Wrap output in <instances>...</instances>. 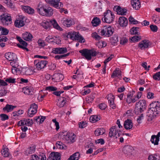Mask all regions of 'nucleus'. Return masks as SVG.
Masks as SVG:
<instances>
[{"mask_svg":"<svg viewBox=\"0 0 160 160\" xmlns=\"http://www.w3.org/2000/svg\"><path fill=\"white\" fill-rule=\"evenodd\" d=\"M38 12L41 15L50 17L53 14V9L50 7H47L43 5L39 4L37 8Z\"/></svg>","mask_w":160,"mask_h":160,"instance_id":"nucleus-1","label":"nucleus"},{"mask_svg":"<svg viewBox=\"0 0 160 160\" xmlns=\"http://www.w3.org/2000/svg\"><path fill=\"white\" fill-rule=\"evenodd\" d=\"M79 52L81 53L82 56L84 57L88 60H91L92 57H95L98 53V52L96 51L93 48L90 50L83 49L80 50Z\"/></svg>","mask_w":160,"mask_h":160,"instance_id":"nucleus-2","label":"nucleus"},{"mask_svg":"<svg viewBox=\"0 0 160 160\" xmlns=\"http://www.w3.org/2000/svg\"><path fill=\"white\" fill-rule=\"evenodd\" d=\"M103 28H104L102 29L100 32L101 35L109 37L112 34L114 31L113 28L110 25L105 26Z\"/></svg>","mask_w":160,"mask_h":160,"instance_id":"nucleus-3","label":"nucleus"},{"mask_svg":"<svg viewBox=\"0 0 160 160\" xmlns=\"http://www.w3.org/2000/svg\"><path fill=\"white\" fill-rule=\"evenodd\" d=\"M104 18L102 19V22L108 23L112 22L114 18V15L113 14L111 11L109 10L104 13Z\"/></svg>","mask_w":160,"mask_h":160,"instance_id":"nucleus-4","label":"nucleus"},{"mask_svg":"<svg viewBox=\"0 0 160 160\" xmlns=\"http://www.w3.org/2000/svg\"><path fill=\"white\" fill-rule=\"evenodd\" d=\"M0 19L3 25H8L12 22L11 17L5 14L1 15Z\"/></svg>","mask_w":160,"mask_h":160,"instance_id":"nucleus-5","label":"nucleus"},{"mask_svg":"<svg viewBox=\"0 0 160 160\" xmlns=\"http://www.w3.org/2000/svg\"><path fill=\"white\" fill-rule=\"evenodd\" d=\"M38 106L35 103L31 105L28 110V114L29 117H32L37 112Z\"/></svg>","mask_w":160,"mask_h":160,"instance_id":"nucleus-6","label":"nucleus"},{"mask_svg":"<svg viewBox=\"0 0 160 160\" xmlns=\"http://www.w3.org/2000/svg\"><path fill=\"white\" fill-rule=\"evenodd\" d=\"M61 154L58 152H53L49 155L47 160H60Z\"/></svg>","mask_w":160,"mask_h":160,"instance_id":"nucleus-7","label":"nucleus"},{"mask_svg":"<svg viewBox=\"0 0 160 160\" xmlns=\"http://www.w3.org/2000/svg\"><path fill=\"white\" fill-rule=\"evenodd\" d=\"M151 45V43L149 40L144 39L140 42L138 45L141 49L143 50L148 48Z\"/></svg>","mask_w":160,"mask_h":160,"instance_id":"nucleus-8","label":"nucleus"},{"mask_svg":"<svg viewBox=\"0 0 160 160\" xmlns=\"http://www.w3.org/2000/svg\"><path fill=\"white\" fill-rule=\"evenodd\" d=\"M5 56V58L9 61H16L17 59L16 55L11 52L6 53Z\"/></svg>","mask_w":160,"mask_h":160,"instance_id":"nucleus-9","label":"nucleus"},{"mask_svg":"<svg viewBox=\"0 0 160 160\" xmlns=\"http://www.w3.org/2000/svg\"><path fill=\"white\" fill-rule=\"evenodd\" d=\"M67 52L66 48H53L52 52L55 54H64Z\"/></svg>","mask_w":160,"mask_h":160,"instance_id":"nucleus-10","label":"nucleus"},{"mask_svg":"<svg viewBox=\"0 0 160 160\" xmlns=\"http://www.w3.org/2000/svg\"><path fill=\"white\" fill-rule=\"evenodd\" d=\"M115 8L116 9V11L117 12L118 14L121 15H126L127 10L125 8H122L119 6H115L114 8V10Z\"/></svg>","mask_w":160,"mask_h":160,"instance_id":"nucleus-11","label":"nucleus"},{"mask_svg":"<svg viewBox=\"0 0 160 160\" xmlns=\"http://www.w3.org/2000/svg\"><path fill=\"white\" fill-rule=\"evenodd\" d=\"M32 159L31 160H46V157L45 155L42 153L38 156L36 155H32Z\"/></svg>","mask_w":160,"mask_h":160,"instance_id":"nucleus-12","label":"nucleus"},{"mask_svg":"<svg viewBox=\"0 0 160 160\" xmlns=\"http://www.w3.org/2000/svg\"><path fill=\"white\" fill-rule=\"evenodd\" d=\"M108 101V103L110 107L113 109L116 108V105L114 103V97L113 95L110 94L107 98Z\"/></svg>","mask_w":160,"mask_h":160,"instance_id":"nucleus-13","label":"nucleus"},{"mask_svg":"<svg viewBox=\"0 0 160 160\" xmlns=\"http://www.w3.org/2000/svg\"><path fill=\"white\" fill-rule=\"evenodd\" d=\"M131 3L133 8L136 10H138L140 8V2L139 0H131Z\"/></svg>","mask_w":160,"mask_h":160,"instance_id":"nucleus-14","label":"nucleus"},{"mask_svg":"<svg viewBox=\"0 0 160 160\" xmlns=\"http://www.w3.org/2000/svg\"><path fill=\"white\" fill-rule=\"evenodd\" d=\"M48 63L47 61H41L36 64V68L38 70H41L44 68Z\"/></svg>","mask_w":160,"mask_h":160,"instance_id":"nucleus-15","label":"nucleus"},{"mask_svg":"<svg viewBox=\"0 0 160 160\" xmlns=\"http://www.w3.org/2000/svg\"><path fill=\"white\" fill-rule=\"evenodd\" d=\"M118 22L121 26L126 27L128 24V21L127 18L124 17H121L119 18Z\"/></svg>","mask_w":160,"mask_h":160,"instance_id":"nucleus-16","label":"nucleus"},{"mask_svg":"<svg viewBox=\"0 0 160 160\" xmlns=\"http://www.w3.org/2000/svg\"><path fill=\"white\" fill-rule=\"evenodd\" d=\"M21 17H20V19L16 20L15 21L14 25L16 27L20 28L24 26L25 24L24 21L22 20L23 17L22 16Z\"/></svg>","mask_w":160,"mask_h":160,"instance_id":"nucleus-17","label":"nucleus"},{"mask_svg":"<svg viewBox=\"0 0 160 160\" xmlns=\"http://www.w3.org/2000/svg\"><path fill=\"white\" fill-rule=\"evenodd\" d=\"M124 128L127 130L131 129L133 126L132 120L130 119H127L124 122Z\"/></svg>","mask_w":160,"mask_h":160,"instance_id":"nucleus-18","label":"nucleus"},{"mask_svg":"<svg viewBox=\"0 0 160 160\" xmlns=\"http://www.w3.org/2000/svg\"><path fill=\"white\" fill-rule=\"evenodd\" d=\"M60 0H52V5L53 7H54L58 9H60L63 6V4L60 2Z\"/></svg>","mask_w":160,"mask_h":160,"instance_id":"nucleus-19","label":"nucleus"},{"mask_svg":"<svg viewBox=\"0 0 160 160\" xmlns=\"http://www.w3.org/2000/svg\"><path fill=\"white\" fill-rule=\"evenodd\" d=\"M33 38L32 36L29 32H26L22 34V38L25 40L26 41H29L32 40Z\"/></svg>","mask_w":160,"mask_h":160,"instance_id":"nucleus-20","label":"nucleus"},{"mask_svg":"<svg viewBox=\"0 0 160 160\" xmlns=\"http://www.w3.org/2000/svg\"><path fill=\"white\" fill-rule=\"evenodd\" d=\"M133 150V148L129 145L126 146L123 148V152L126 154H128L132 152Z\"/></svg>","mask_w":160,"mask_h":160,"instance_id":"nucleus-21","label":"nucleus"},{"mask_svg":"<svg viewBox=\"0 0 160 160\" xmlns=\"http://www.w3.org/2000/svg\"><path fill=\"white\" fill-rule=\"evenodd\" d=\"M74 40H79V42L80 43H84L85 42V40L81 36L78 32H76L75 35L74 36V38H73Z\"/></svg>","mask_w":160,"mask_h":160,"instance_id":"nucleus-22","label":"nucleus"},{"mask_svg":"<svg viewBox=\"0 0 160 160\" xmlns=\"http://www.w3.org/2000/svg\"><path fill=\"white\" fill-rule=\"evenodd\" d=\"M22 10L29 14H32L34 13V10L29 6H24L22 8Z\"/></svg>","mask_w":160,"mask_h":160,"instance_id":"nucleus-23","label":"nucleus"},{"mask_svg":"<svg viewBox=\"0 0 160 160\" xmlns=\"http://www.w3.org/2000/svg\"><path fill=\"white\" fill-rule=\"evenodd\" d=\"M2 154L5 157H7L9 156V153L8 149L7 146L3 145V149L1 151Z\"/></svg>","mask_w":160,"mask_h":160,"instance_id":"nucleus-24","label":"nucleus"},{"mask_svg":"<svg viewBox=\"0 0 160 160\" xmlns=\"http://www.w3.org/2000/svg\"><path fill=\"white\" fill-rule=\"evenodd\" d=\"M46 118V117L43 116H39L34 118V121H36L37 123L40 124L42 123Z\"/></svg>","mask_w":160,"mask_h":160,"instance_id":"nucleus-25","label":"nucleus"},{"mask_svg":"<svg viewBox=\"0 0 160 160\" xmlns=\"http://www.w3.org/2000/svg\"><path fill=\"white\" fill-rule=\"evenodd\" d=\"M16 107V106L7 104L3 108V110L4 111H7V112H9L13 110Z\"/></svg>","mask_w":160,"mask_h":160,"instance_id":"nucleus-26","label":"nucleus"},{"mask_svg":"<svg viewBox=\"0 0 160 160\" xmlns=\"http://www.w3.org/2000/svg\"><path fill=\"white\" fill-rule=\"evenodd\" d=\"M54 78H52V80L55 79L57 82L60 81L63 79L62 74L59 73H57L53 75Z\"/></svg>","mask_w":160,"mask_h":160,"instance_id":"nucleus-27","label":"nucleus"},{"mask_svg":"<svg viewBox=\"0 0 160 160\" xmlns=\"http://www.w3.org/2000/svg\"><path fill=\"white\" fill-rule=\"evenodd\" d=\"M35 147L34 146L30 148L27 149L26 151H24V153L26 155H28L29 154H31L34 153L35 151Z\"/></svg>","mask_w":160,"mask_h":160,"instance_id":"nucleus-28","label":"nucleus"},{"mask_svg":"<svg viewBox=\"0 0 160 160\" xmlns=\"http://www.w3.org/2000/svg\"><path fill=\"white\" fill-rule=\"evenodd\" d=\"M146 109L140 106H137L136 104L134 108V113L136 114H138L139 113L142 112Z\"/></svg>","mask_w":160,"mask_h":160,"instance_id":"nucleus-29","label":"nucleus"},{"mask_svg":"<svg viewBox=\"0 0 160 160\" xmlns=\"http://www.w3.org/2000/svg\"><path fill=\"white\" fill-rule=\"evenodd\" d=\"M100 22V19L97 17H94L91 22L92 25L94 27L97 26Z\"/></svg>","mask_w":160,"mask_h":160,"instance_id":"nucleus-30","label":"nucleus"},{"mask_svg":"<svg viewBox=\"0 0 160 160\" xmlns=\"http://www.w3.org/2000/svg\"><path fill=\"white\" fill-rule=\"evenodd\" d=\"M58 100L61 101L60 102L58 103L57 104V105H58L60 108L63 107L65 104L66 102V99L63 97H61Z\"/></svg>","mask_w":160,"mask_h":160,"instance_id":"nucleus-31","label":"nucleus"},{"mask_svg":"<svg viewBox=\"0 0 160 160\" xmlns=\"http://www.w3.org/2000/svg\"><path fill=\"white\" fill-rule=\"evenodd\" d=\"M159 139L158 137H157V136L155 135H153L152 136L150 141L155 145H157L158 143Z\"/></svg>","mask_w":160,"mask_h":160,"instance_id":"nucleus-32","label":"nucleus"},{"mask_svg":"<svg viewBox=\"0 0 160 160\" xmlns=\"http://www.w3.org/2000/svg\"><path fill=\"white\" fill-rule=\"evenodd\" d=\"M105 132V130L103 128H97L95 131L94 134L96 136H98L104 134Z\"/></svg>","mask_w":160,"mask_h":160,"instance_id":"nucleus-33","label":"nucleus"},{"mask_svg":"<svg viewBox=\"0 0 160 160\" xmlns=\"http://www.w3.org/2000/svg\"><path fill=\"white\" fill-rule=\"evenodd\" d=\"M100 117L96 115L92 116L90 117L89 120L90 122L92 123L95 122L100 119Z\"/></svg>","mask_w":160,"mask_h":160,"instance_id":"nucleus-34","label":"nucleus"},{"mask_svg":"<svg viewBox=\"0 0 160 160\" xmlns=\"http://www.w3.org/2000/svg\"><path fill=\"white\" fill-rule=\"evenodd\" d=\"M137 106H140L146 109V102L145 100L143 99L139 100L136 103Z\"/></svg>","mask_w":160,"mask_h":160,"instance_id":"nucleus-35","label":"nucleus"},{"mask_svg":"<svg viewBox=\"0 0 160 160\" xmlns=\"http://www.w3.org/2000/svg\"><path fill=\"white\" fill-rule=\"evenodd\" d=\"M110 42L112 45L116 44L118 42V37L117 35L114 34L110 39Z\"/></svg>","mask_w":160,"mask_h":160,"instance_id":"nucleus-36","label":"nucleus"},{"mask_svg":"<svg viewBox=\"0 0 160 160\" xmlns=\"http://www.w3.org/2000/svg\"><path fill=\"white\" fill-rule=\"evenodd\" d=\"M50 23L51 24V25H52L53 27L57 29L60 31H62V29L59 26L55 20H54Z\"/></svg>","mask_w":160,"mask_h":160,"instance_id":"nucleus-37","label":"nucleus"},{"mask_svg":"<svg viewBox=\"0 0 160 160\" xmlns=\"http://www.w3.org/2000/svg\"><path fill=\"white\" fill-rule=\"evenodd\" d=\"M17 39L19 42L20 44L22 45L23 47H27L28 46V43L25 41L23 40L21 38L18 36L16 37Z\"/></svg>","mask_w":160,"mask_h":160,"instance_id":"nucleus-38","label":"nucleus"},{"mask_svg":"<svg viewBox=\"0 0 160 160\" xmlns=\"http://www.w3.org/2000/svg\"><path fill=\"white\" fill-rule=\"evenodd\" d=\"M120 71H119V68H116L115 70L114 71L111 75V78H113L115 77H118V76H121Z\"/></svg>","mask_w":160,"mask_h":160,"instance_id":"nucleus-39","label":"nucleus"},{"mask_svg":"<svg viewBox=\"0 0 160 160\" xmlns=\"http://www.w3.org/2000/svg\"><path fill=\"white\" fill-rule=\"evenodd\" d=\"M41 26L45 29H48V28H50V27L51 26V24L48 22H46L42 23H41Z\"/></svg>","mask_w":160,"mask_h":160,"instance_id":"nucleus-40","label":"nucleus"},{"mask_svg":"<svg viewBox=\"0 0 160 160\" xmlns=\"http://www.w3.org/2000/svg\"><path fill=\"white\" fill-rule=\"evenodd\" d=\"M141 39V36H135L132 37L131 38H130L129 40H131L133 42H137L139 41Z\"/></svg>","mask_w":160,"mask_h":160,"instance_id":"nucleus-41","label":"nucleus"},{"mask_svg":"<svg viewBox=\"0 0 160 160\" xmlns=\"http://www.w3.org/2000/svg\"><path fill=\"white\" fill-rule=\"evenodd\" d=\"M137 29H139V28L138 27H133L131 29V32L133 35H139L140 33L138 32H137Z\"/></svg>","mask_w":160,"mask_h":160,"instance_id":"nucleus-42","label":"nucleus"},{"mask_svg":"<svg viewBox=\"0 0 160 160\" xmlns=\"http://www.w3.org/2000/svg\"><path fill=\"white\" fill-rule=\"evenodd\" d=\"M129 22L131 24H136L140 22L135 20L132 16H130L128 19Z\"/></svg>","mask_w":160,"mask_h":160,"instance_id":"nucleus-43","label":"nucleus"},{"mask_svg":"<svg viewBox=\"0 0 160 160\" xmlns=\"http://www.w3.org/2000/svg\"><path fill=\"white\" fill-rule=\"evenodd\" d=\"M24 121L25 122V124L28 126H31L33 124V122L32 119H24Z\"/></svg>","mask_w":160,"mask_h":160,"instance_id":"nucleus-44","label":"nucleus"},{"mask_svg":"<svg viewBox=\"0 0 160 160\" xmlns=\"http://www.w3.org/2000/svg\"><path fill=\"white\" fill-rule=\"evenodd\" d=\"M76 32H68V35H67V38H69L72 40H74L73 38H74V36L75 35Z\"/></svg>","mask_w":160,"mask_h":160,"instance_id":"nucleus-45","label":"nucleus"},{"mask_svg":"<svg viewBox=\"0 0 160 160\" xmlns=\"http://www.w3.org/2000/svg\"><path fill=\"white\" fill-rule=\"evenodd\" d=\"M9 32V30L7 28L2 27L1 35H6L8 34Z\"/></svg>","mask_w":160,"mask_h":160,"instance_id":"nucleus-46","label":"nucleus"},{"mask_svg":"<svg viewBox=\"0 0 160 160\" xmlns=\"http://www.w3.org/2000/svg\"><path fill=\"white\" fill-rule=\"evenodd\" d=\"M58 88L53 86H50L46 88L45 90L48 91L49 92L55 91L57 90Z\"/></svg>","mask_w":160,"mask_h":160,"instance_id":"nucleus-47","label":"nucleus"},{"mask_svg":"<svg viewBox=\"0 0 160 160\" xmlns=\"http://www.w3.org/2000/svg\"><path fill=\"white\" fill-rule=\"evenodd\" d=\"M157 104L156 103V102H152L149 105V110H151L152 112H153V108H155L157 106Z\"/></svg>","mask_w":160,"mask_h":160,"instance_id":"nucleus-48","label":"nucleus"},{"mask_svg":"<svg viewBox=\"0 0 160 160\" xmlns=\"http://www.w3.org/2000/svg\"><path fill=\"white\" fill-rule=\"evenodd\" d=\"M5 81L6 82H7L9 83H14L16 82V79L12 78V77H10L5 79Z\"/></svg>","mask_w":160,"mask_h":160,"instance_id":"nucleus-49","label":"nucleus"},{"mask_svg":"<svg viewBox=\"0 0 160 160\" xmlns=\"http://www.w3.org/2000/svg\"><path fill=\"white\" fill-rule=\"evenodd\" d=\"M78 125L79 128H83L87 126V124L86 122L82 121L78 123Z\"/></svg>","mask_w":160,"mask_h":160,"instance_id":"nucleus-50","label":"nucleus"},{"mask_svg":"<svg viewBox=\"0 0 160 160\" xmlns=\"http://www.w3.org/2000/svg\"><path fill=\"white\" fill-rule=\"evenodd\" d=\"M23 112V111L22 110H19L17 111H15L13 112V116L15 117L18 116L22 114Z\"/></svg>","mask_w":160,"mask_h":160,"instance_id":"nucleus-51","label":"nucleus"},{"mask_svg":"<svg viewBox=\"0 0 160 160\" xmlns=\"http://www.w3.org/2000/svg\"><path fill=\"white\" fill-rule=\"evenodd\" d=\"M148 159L149 160H159L160 159V156H158V157H155V155H151L149 156Z\"/></svg>","mask_w":160,"mask_h":160,"instance_id":"nucleus-52","label":"nucleus"},{"mask_svg":"<svg viewBox=\"0 0 160 160\" xmlns=\"http://www.w3.org/2000/svg\"><path fill=\"white\" fill-rule=\"evenodd\" d=\"M155 108H153V114L154 112H156V114H158L160 112V104H158Z\"/></svg>","mask_w":160,"mask_h":160,"instance_id":"nucleus-53","label":"nucleus"},{"mask_svg":"<svg viewBox=\"0 0 160 160\" xmlns=\"http://www.w3.org/2000/svg\"><path fill=\"white\" fill-rule=\"evenodd\" d=\"M153 78L155 80H160V72L155 73L153 75Z\"/></svg>","mask_w":160,"mask_h":160,"instance_id":"nucleus-54","label":"nucleus"},{"mask_svg":"<svg viewBox=\"0 0 160 160\" xmlns=\"http://www.w3.org/2000/svg\"><path fill=\"white\" fill-rule=\"evenodd\" d=\"M54 38L52 36H48L46 38L45 41L48 42V43H50L51 42H54V41L52 40L53 39L54 40Z\"/></svg>","mask_w":160,"mask_h":160,"instance_id":"nucleus-55","label":"nucleus"},{"mask_svg":"<svg viewBox=\"0 0 160 160\" xmlns=\"http://www.w3.org/2000/svg\"><path fill=\"white\" fill-rule=\"evenodd\" d=\"M0 117L1 118V119L2 121L8 120L9 118L8 116L5 114H1L0 115Z\"/></svg>","mask_w":160,"mask_h":160,"instance_id":"nucleus-56","label":"nucleus"},{"mask_svg":"<svg viewBox=\"0 0 160 160\" xmlns=\"http://www.w3.org/2000/svg\"><path fill=\"white\" fill-rule=\"evenodd\" d=\"M92 35V37L95 38L96 40H99L102 38L101 37L98 35L96 32L93 33Z\"/></svg>","mask_w":160,"mask_h":160,"instance_id":"nucleus-57","label":"nucleus"},{"mask_svg":"<svg viewBox=\"0 0 160 160\" xmlns=\"http://www.w3.org/2000/svg\"><path fill=\"white\" fill-rule=\"evenodd\" d=\"M150 27L152 31L153 32H156L158 30V28L156 25H151L150 26Z\"/></svg>","mask_w":160,"mask_h":160,"instance_id":"nucleus-58","label":"nucleus"},{"mask_svg":"<svg viewBox=\"0 0 160 160\" xmlns=\"http://www.w3.org/2000/svg\"><path fill=\"white\" fill-rule=\"evenodd\" d=\"M70 133H67L66 134H64L63 135V139H65V140L68 141L70 140Z\"/></svg>","mask_w":160,"mask_h":160,"instance_id":"nucleus-59","label":"nucleus"},{"mask_svg":"<svg viewBox=\"0 0 160 160\" xmlns=\"http://www.w3.org/2000/svg\"><path fill=\"white\" fill-rule=\"evenodd\" d=\"M70 136L71 137L70 138V140L69 141H68V142H70L71 143H73L75 141V135H74V134H73L72 135V134L71 133Z\"/></svg>","mask_w":160,"mask_h":160,"instance_id":"nucleus-60","label":"nucleus"},{"mask_svg":"<svg viewBox=\"0 0 160 160\" xmlns=\"http://www.w3.org/2000/svg\"><path fill=\"white\" fill-rule=\"evenodd\" d=\"M7 93V92L4 88L0 89V97L5 95Z\"/></svg>","mask_w":160,"mask_h":160,"instance_id":"nucleus-61","label":"nucleus"},{"mask_svg":"<svg viewBox=\"0 0 160 160\" xmlns=\"http://www.w3.org/2000/svg\"><path fill=\"white\" fill-rule=\"evenodd\" d=\"M107 107V105L104 103H101L99 104V108L102 110H105Z\"/></svg>","mask_w":160,"mask_h":160,"instance_id":"nucleus-62","label":"nucleus"},{"mask_svg":"<svg viewBox=\"0 0 160 160\" xmlns=\"http://www.w3.org/2000/svg\"><path fill=\"white\" fill-rule=\"evenodd\" d=\"M38 44L39 45V46H42V47H44L46 45L45 42L43 41L42 40L40 39H39L38 40Z\"/></svg>","mask_w":160,"mask_h":160,"instance_id":"nucleus-63","label":"nucleus"},{"mask_svg":"<svg viewBox=\"0 0 160 160\" xmlns=\"http://www.w3.org/2000/svg\"><path fill=\"white\" fill-rule=\"evenodd\" d=\"M113 55L111 54L110 57L107 58L104 62V63L105 65H106V64L109 61L111 60L113 57Z\"/></svg>","mask_w":160,"mask_h":160,"instance_id":"nucleus-64","label":"nucleus"}]
</instances>
